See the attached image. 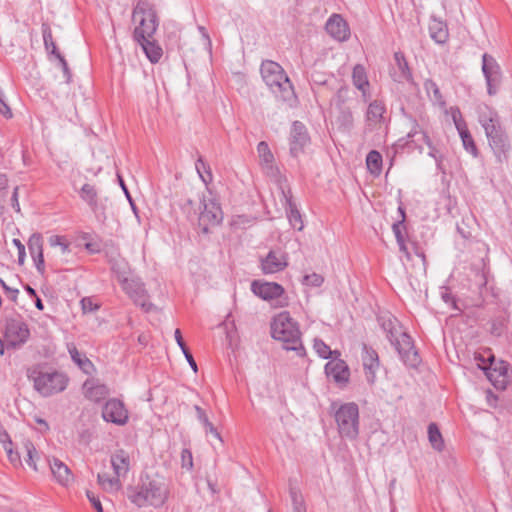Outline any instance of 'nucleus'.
Here are the masks:
<instances>
[{
    "mask_svg": "<svg viewBox=\"0 0 512 512\" xmlns=\"http://www.w3.org/2000/svg\"><path fill=\"white\" fill-rule=\"evenodd\" d=\"M170 495L169 484L163 477H146L136 487H129L127 490L128 499L137 507L153 506L162 507Z\"/></svg>",
    "mask_w": 512,
    "mask_h": 512,
    "instance_id": "nucleus-1",
    "label": "nucleus"
},
{
    "mask_svg": "<svg viewBox=\"0 0 512 512\" xmlns=\"http://www.w3.org/2000/svg\"><path fill=\"white\" fill-rule=\"evenodd\" d=\"M272 337L283 343V348L292 350L302 355L304 348L301 343V333L297 322L293 320L289 312L283 311L273 318L271 323Z\"/></svg>",
    "mask_w": 512,
    "mask_h": 512,
    "instance_id": "nucleus-2",
    "label": "nucleus"
},
{
    "mask_svg": "<svg viewBox=\"0 0 512 512\" xmlns=\"http://www.w3.org/2000/svg\"><path fill=\"white\" fill-rule=\"evenodd\" d=\"M260 71L264 82L276 97L282 101H290L294 97L293 86L278 63L265 60L261 64Z\"/></svg>",
    "mask_w": 512,
    "mask_h": 512,
    "instance_id": "nucleus-3",
    "label": "nucleus"
},
{
    "mask_svg": "<svg viewBox=\"0 0 512 512\" xmlns=\"http://www.w3.org/2000/svg\"><path fill=\"white\" fill-rule=\"evenodd\" d=\"M485 130L489 145L492 148L499 162L507 160L511 149L509 138L503 130L499 116L496 112H491L487 119L481 120Z\"/></svg>",
    "mask_w": 512,
    "mask_h": 512,
    "instance_id": "nucleus-4",
    "label": "nucleus"
},
{
    "mask_svg": "<svg viewBox=\"0 0 512 512\" xmlns=\"http://www.w3.org/2000/svg\"><path fill=\"white\" fill-rule=\"evenodd\" d=\"M28 378L34 383V388L44 397L64 391L68 385V377L58 371H42L37 368L28 370Z\"/></svg>",
    "mask_w": 512,
    "mask_h": 512,
    "instance_id": "nucleus-5",
    "label": "nucleus"
},
{
    "mask_svg": "<svg viewBox=\"0 0 512 512\" xmlns=\"http://www.w3.org/2000/svg\"><path fill=\"white\" fill-rule=\"evenodd\" d=\"M334 418L342 438L354 440L359 434V408L353 402L344 403L335 410Z\"/></svg>",
    "mask_w": 512,
    "mask_h": 512,
    "instance_id": "nucleus-6",
    "label": "nucleus"
},
{
    "mask_svg": "<svg viewBox=\"0 0 512 512\" xmlns=\"http://www.w3.org/2000/svg\"><path fill=\"white\" fill-rule=\"evenodd\" d=\"M139 15H141V19L139 25L134 30V39L136 41H143L154 35L158 27V19L156 11L144 2H139L133 10L134 20Z\"/></svg>",
    "mask_w": 512,
    "mask_h": 512,
    "instance_id": "nucleus-7",
    "label": "nucleus"
},
{
    "mask_svg": "<svg viewBox=\"0 0 512 512\" xmlns=\"http://www.w3.org/2000/svg\"><path fill=\"white\" fill-rule=\"evenodd\" d=\"M3 338L7 349L22 347L30 337L28 325L21 318H5Z\"/></svg>",
    "mask_w": 512,
    "mask_h": 512,
    "instance_id": "nucleus-8",
    "label": "nucleus"
},
{
    "mask_svg": "<svg viewBox=\"0 0 512 512\" xmlns=\"http://www.w3.org/2000/svg\"><path fill=\"white\" fill-rule=\"evenodd\" d=\"M251 290L256 296L263 300L275 301L276 307H285L288 305L285 290L278 283L254 280L251 284Z\"/></svg>",
    "mask_w": 512,
    "mask_h": 512,
    "instance_id": "nucleus-9",
    "label": "nucleus"
},
{
    "mask_svg": "<svg viewBox=\"0 0 512 512\" xmlns=\"http://www.w3.org/2000/svg\"><path fill=\"white\" fill-rule=\"evenodd\" d=\"M482 72L487 84V93L490 96L496 95L502 83V71L496 59L487 53L482 56Z\"/></svg>",
    "mask_w": 512,
    "mask_h": 512,
    "instance_id": "nucleus-10",
    "label": "nucleus"
},
{
    "mask_svg": "<svg viewBox=\"0 0 512 512\" xmlns=\"http://www.w3.org/2000/svg\"><path fill=\"white\" fill-rule=\"evenodd\" d=\"M121 286L136 305H139L146 312L152 310L154 305L149 301L144 283L138 278L123 279L121 280Z\"/></svg>",
    "mask_w": 512,
    "mask_h": 512,
    "instance_id": "nucleus-11",
    "label": "nucleus"
},
{
    "mask_svg": "<svg viewBox=\"0 0 512 512\" xmlns=\"http://www.w3.org/2000/svg\"><path fill=\"white\" fill-rule=\"evenodd\" d=\"M391 344L395 347L406 365L416 367L419 364L420 358L418 352L415 349L412 338L406 332H403L393 340Z\"/></svg>",
    "mask_w": 512,
    "mask_h": 512,
    "instance_id": "nucleus-12",
    "label": "nucleus"
},
{
    "mask_svg": "<svg viewBox=\"0 0 512 512\" xmlns=\"http://www.w3.org/2000/svg\"><path fill=\"white\" fill-rule=\"evenodd\" d=\"M348 89L341 87L335 95V106L337 109V115L335 117L336 124L344 131H348L352 128L354 123V117L351 109L345 105L348 97Z\"/></svg>",
    "mask_w": 512,
    "mask_h": 512,
    "instance_id": "nucleus-13",
    "label": "nucleus"
},
{
    "mask_svg": "<svg viewBox=\"0 0 512 512\" xmlns=\"http://www.w3.org/2000/svg\"><path fill=\"white\" fill-rule=\"evenodd\" d=\"M309 144L310 136L305 125L299 121L293 122L289 137L290 154L298 157Z\"/></svg>",
    "mask_w": 512,
    "mask_h": 512,
    "instance_id": "nucleus-14",
    "label": "nucleus"
},
{
    "mask_svg": "<svg viewBox=\"0 0 512 512\" xmlns=\"http://www.w3.org/2000/svg\"><path fill=\"white\" fill-rule=\"evenodd\" d=\"M102 417L106 422L122 426L128 422V411L122 401L109 399L102 408Z\"/></svg>",
    "mask_w": 512,
    "mask_h": 512,
    "instance_id": "nucleus-15",
    "label": "nucleus"
},
{
    "mask_svg": "<svg viewBox=\"0 0 512 512\" xmlns=\"http://www.w3.org/2000/svg\"><path fill=\"white\" fill-rule=\"evenodd\" d=\"M491 363L489 367H483L488 379L496 389L504 390L509 383V367L508 363L500 361L494 364V357H490Z\"/></svg>",
    "mask_w": 512,
    "mask_h": 512,
    "instance_id": "nucleus-16",
    "label": "nucleus"
},
{
    "mask_svg": "<svg viewBox=\"0 0 512 512\" xmlns=\"http://www.w3.org/2000/svg\"><path fill=\"white\" fill-rule=\"evenodd\" d=\"M223 219V213L220 205L214 200L204 201L203 210L199 215V225L204 232H208L211 226H217Z\"/></svg>",
    "mask_w": 512,
    "mask_h": 512,
    "instance_id": "nucleus-17",
    "label": "nucleus"
},
{
    "mask_svg": "<svg viewBox=\"0 0 512 512\" xmlns=\"http://www.w3.org/2000/svg\"><path fill=\"white\" fill-rule=\"evenodd\" d=\"M260 263L264 274H274L288 266V257L281 249L270 250L264 258H261Z\"/></svg>",
    "mask_w": 512,
    "mask_h": 512,
    "instance_id": "nucleus-18",
    "label": "nucleus"
},
{
    "mask_svg": "<svg viewBox=\"0 0 512 512\" xmlns=\"http://www.w3.org/2000/svg\"><path fill=\"white\" fill-rule=\"evenodd\" d=\"M257 152L265 174L274 180H278L281 177V173L279 168L274 164V156L265 141H261L258 144Z\"/></svg>",
    "mask_w": 512,
    "mask_h": 512,
    "instance_id": "nucleus-19",
    "label": "nucleus"
},
{
    "mask_svg": "<svg viewBox=\"0 0 512 512\" xmlns=\"http://www.w3.org/2000/svg\"><path fill=\"white\" fill-rule=\"evenodd\" d=\"M394 61L395 63L390 69L392 79L398 83L412 82V73L404 54L402 52H395Z\"/></svg>",
    "mask_w": 512,
    "mask_h": 512,
    "instance_id": "nucleus-20",
    "label": "nucleus"
},
{
    "mask_svg": "<svg viewBox=\"0 0 512 512\" xmlns=\"http://www.w3.org/2000/svg\"><path fill=\"white\" fill-rule=\"evenodd\" d=\"M361 359L367 382L373 384L376 378V371L379 368L378 354L374 349L363 344Z\"/></svg>",
    "mask_w": 512,
    "mask_h": 512,
    "instance_id": "nucleus-21",
    "label": "nucleus"
},
{
    "mask_svg": "<svg viewBox=\"0 0 512 512\" xmlns=\"http://www.w3.org/2000/svg\"><path fill=\"white\" fill-rule=\"evenodd\" d=\"M386 107L383 101L374 100L369 103L366 111V124L370 130L380 128L385 123Z\"/></svg>",
    "mask_w": 512,
    "mask_h": 512,
    "instance_id": "nucleus-22",
    "label": "nucleus"
},
{
    "mask_svg": "<svg viewBox=\"0 0 512 512\" xmlns=\"http://www.w3.org/2000/svg\"><path fill=\"white\" fill-rule=\"evenodd\" d=\"M325 27L327 33L338 41H345L350 36L349 26L339 14H333L328 19Z\"/></svg>",
    "mask_w": 512,
    "mask_h": 512,
    "instance_id": "nucleus-23",
    "label": "nucleus"
},
{
    "mask_svg": "<svg viewBox=\"0 0 512 512\" xmlns=\"http://www.w3.org/2000/svg\"><path fill=\"white\" fill-rule=\"evenodd\" d=\"M325 373L338 384L347 383L350 375L347 364L340 359L329 361L325 365Z\"/></svg>",
    "mask_w": 512,
    "mask_h": 512,
    "instance_id": "nucleus-24",
    "label": "nucleus"
},
{
    "mask_svg": "<svg viewBox=\"0 0 512 512\" xmlns=\"http://www.w3.org/2000/svg\"><path fill=\"white\" fill-rule=\"evenodd\" d=\"M28 249L31 257L34 260L37 270L44 274L45 264L43 256V241L42 236L39 233H34L28 241Z\"/></svg>",
    "mask_w": 512,
    "mask_h": 512,
    "instance_id": "nucleus-25",
    "label": "nucleus"
},
{
    "mask_svg": "<svg viewBox=\"0 0 512 512\" xmlns=\"http://www.w3.org/2000/svg\"><path fill=\"white\" fill-rule=\"evenodd\" d=\"M111 465L118 477H125L130 470L129 454L123 450H117L111 455Z\"/></svg>",
    "mask_w": 512,
    "mask_h": 512,
    "instance_id": "nucleus-26",
    "label": "nucleus"
},
{
    "mask_svg": "<svg viewBox=\"0 0 512 512\" xmlns=\"http://www.w3.org/2000/svg\"><path fill=\"white\" fill-rule=\"evenodd\" d=\"M50 470L55 479L61 485H68L73 480V475L69 467L57 458L49 460Z\"/></svg>",
    "mask_w": 512,
    "mask_h": 512,
    "instance_id": "nucleus-27",
    "label": "nucleus"
},
{
    "mask_svg": "<svg viewBox=\"0 0 512 512\" xmlns=\"http://www.w3.org/2000/svg\"><path fill=\"white\" fill-rule=\"evenodd\" d=\"M83 388L85 396L91 401L99 402L109 394V389L105 384H100L94 380H86Z\"/></svg>",
    "mask_w": 512,
    "mask_h": 512,
    "instance_id": "nucleus-28",
    "label": "nucleus"
},
{
    "mask_svg": "<svg viewBox=\"0 0 512 512\" xmlns=\"http://www.w3.org/2000/svg\"><path fill=\"white\" fill-rule=\"evenodd\" d=\"M282 193L285 198V208L289 222L293 228L301 231L303 229L302 217L299 210L297 209L296 204L292 201L290 191L288 194H286L284 191H282Z\"/></svg>",
    "mask_w": 512,
    "mask_h": 512,
    "instance_id": "nucleus-29",
    "label": "nucleus"
},
{
    "mask_svg": "<svg viewBox=\"0 0 512 512\" xmlns=\"http://www.w3.org/2000/svg\"><path fill=\"white\" fill-rule=\"evenodd\" d=\"M352 81L354 86L362 92V97L366 102L369 97L368 87L369 81L367 78L366 70L364 66L357 64L353 68L352 72Z\"/></svg>",
    "mask_w": 512,
    "mask_h": 512,
    "instance_id": "nucleus-30",
    "label": "nucleus"
},
{
    "mask_svg": "<svg viewBox=\"0 0 512 512\" xmlns=\"http://www.w3.org/2000/svg\"><path fill=\"white\" fill-rule=\"evenodd\" d=\"M381 327L390 343L404 332L399 321L392 317L381 318Z\"/></svg>",
    "mask_w": 512,
    "mask_h": 512,
    "instance_id": "nucleus-31",
    "label": "nucleus"
},
{
    "mask_svg": "<svg viewBox=\"0 0 512 512\" xmlns=\"http://www.w3.org/2000/svg\"><path fill=\"white\" fill-rule=\"evenodd\" d=\"M81 199L88 204L93 212L99 209L98 193L94 185L86 183L80 190Z\"/></svg>",
    "mask_w": 512,
    "mask_h": 512,
    "instance_id": "nucleus-32",
    "label": "nucleus"
},
{
    "mask_svg": "<svg viewBox=\"0 0 512 512\" xmlns=\"http://www.w3.org/2000/svg\"><path fill=\"white\" fill-rule=\"evenodd\" d=\"M72 360L78 365V367L86 374H91L94 370L93 363L83 354H81L76 346L71 345L68 348Z\"/></svg>",
    "mask_w": 512,
    "mask_h": 512,
    "instance_id": "nucleus-33",
    "label": "nucleus"
},
{
    "mask_svg": "<svg viewBox=\"0 0 512 512\" xmlns=\"http://www.w3.org/2000/svg\"><path fill=\"white\" fill-rule=\"evenodd\" d=\"M109 264L111 266L112 272L116 274V277L120 284H121V280L129 279L127 277V274L129 273V265H128V262L124 258H122L120 256L111 257L109 259Z\"/></svg>",
    "mask_w": 512,
    "mask_h": 512,
    "instance_id": "nucleus-34",
    "label": "nucleus"
},
{
    "mask_svg": "<svg viewBox=\"0 0 512 512\" xmlns=\"http://www.w3.org/2000/svg\"><path fill=\"white\" fill-rule=\"evenodd\" d=\"M457 130L460 134V137L462 139L463 146L465 147V149L468 152H470L473 156H477V153H478L477 147L475 145V142H474L469 130L467 129L465 122L457 123Z\"/></svg>",
    "mask_w": 512,
    "mask_h": 512,
    "instance_id": "nucleus-35",
    "label": "nucleus"
},
{
    "mask_svg": "<svg viewBox=\"0 0 512 512\" xmlns=\"http://www.w3.org/2000/svg\"><path fill=\"white\" fill-rule=\"evenodd\" d=\"M399 212L401 213L402 220L397 222V223H394L393 226H392V229H393V232L395 234V237H396L397 243L399 245L400 251L405 254L407 260H410L411 259V254L408 251V248H407V246L405 244L404 236H403L402 230H401V227L404 226L403 223H404V219H405V212H404V209L402 207H399Z\"/></svg>",
    "mask_w": 512,
    "mask_h": 512,
    "instance_id": "nucleus-36",
    "label": "nucleus"
},
{
    "mask_svg": "<svg viewBox=\"0 0 512 512\" xmlns=\"http://www.w3.org/2000/svg\"><path fill=\"white\" fill-rule=\"evenodd\" d=\"M147 38L143 41H137L143 48L146 56L152 63H157L162 57L163 51L162 48L156 45L154 42Z\"/></svg>",
    "mask_w": 512,
    "mask_h": 512,
    "instance_id": "nucleus-37",
    "label": "nucleus"
},
{
    "mask_svg": "<svg viewBox=\"0 0 512 512\" xmlns=\"http://www.w3.org/2000/svg\"><path fill=\"white\" fill-rule=\"evenodd\" d=\"M120 477H110L106 473L98 474L97 480L99 485L108 492L118 491L121 489L122 484L119 479Z\"/></svg>",
    "mask_w": 512,
    "mask_h": 512,
    "instance_id": "nucleus-38",
    "label": "nucleus"
},
{
    "mask_svg": "<svg viewBox=\"0 0 512 512\" xmlns=\"http://www.w3.org/2000/svg\"><path fill=\"white\" fill-rule=\"evenodd\" d=\"M41 30L46 50L55 57H57V55H60L61 53L59 52L56 43L53 40L50 25L46 22L42 23Z\"/></svg>",
    "mask_w": 512,
    "mask_h": 512,
    "instance_id": "nucleus-39",
    "label": "nucleus"
},
{
    "mask_svg": "<svg viewBox=\"0 0 512 512\" xmlns=\"http://www.w3.org/2000/svg\"><path fill=\"white\" fill-rule=\"evenodd\" d=\"M366 165L372 174L378 176L382 170V155L376 150H371L366 157Z\"/></svg>",
    "mask_w": 512,
    "mask_h": 512,
    "instance_id": "nucleus-40",
    "label": "nucleus"
},
{
    "mask_svg": "<svg viewBox=\"0 0 512 512\" xmlns=\"http://www.w3.org/2000/svg\"><path fill=\"white\" fill-rule=\"evenodd\" d=\"M194 410L197 415V419L203 424L205 431L213 434L217 439H219L221 442L223 441L220 433L217 431V429L214 427V425L210 422L206 412L204 409H202L200 406L195 405Z\"/></svg>",
    "mask_w": 512,
    "mask_h": 512,
    "instance_id": "nucleus-41",
    "label": "nucleus"
},
{
    "mask_svg": "<svg viewBox=\"0 0 512 512\" xmlns=\"http://www.w3.org/2000/svg\"><path fill=\"white\" fill-rule=\"evenodd\" d=\"M428 438L434 449L442 451L444 448V441L438 426L435 423H430L428 426Z\"/></svg>",
    "mask_w": 512,
    "mask_h": 512,
    "instance_id": "nucleus-42",
    "label": "nucleus"
},
{
    "mask_svg": "<svg viewBox=\"0 0 512 512\" xmlns=\"http://www.w3.org/2000/svg\"><path fill=\"white\" fill-rule=\"evenodd\" d=\"M22 452L25 453L26 463L34 470H37L36 458H38V452L31 441H23Z\"/></svg>",
    "mask_w": 512,
    "mask_h": 512,
    "instance_id": "nucleus-43",
    "label": "nucleus"
},
{
    "mask_svg": "<svg viewBox=\"0 0 512 512\" xmlns=\"http://www.w3.org/2000/svg\"><path fill=\"white\" fill-rule=\"evenodd\" d=\"M174 336H175V340L178 344V346L180 347V349L182 350L186 360L188 361L189 365L191 366V368L193 369L194 372H197V364H196V361L194 360L191 352L189 351V349L187 348L184 340H183V337H182V333L180 331V329H176L175 330V333H174Z\"/></svg>",
    "mask_w": 512,
    "mask_h": 512,
    "instance_id": "nucleus-44",
    "label": "nucleus"
},
{
    "mask_svg": "<svg viewBox=\"0 0 512 512\" xmlns=\"http://www.w3.org/2000/svg\"><path fill=\"white\" fill-rule=\"evenodd\" d=\"M431 37L438 43H444L447 40L448 32L442 22L434 21L430 27Z\"/></svg>",
    "mask_w": 512,
    "mask_h": 512,
    "instance_id": "nucleus-45",
    "label": "nucleus"
},
{
    "mask_svg": "<svg viewBox=\"0 0 512 512\" xmlns=\"http://www.w3.org/2000/svg\"><path fill=\"white\" fill-rule=\"evenodd\" d=\"M313 346L316 353L324 359H328L333 354L340 355L338 351H332L330 347L321 339H315Z\"/></svg>",
    "mask_w": 512,
    "mask_h": 512,
    "instance_id": "nucleus-46",
    "label": "nucleus"
},
{
    "mask_svg": "<svg viewBox=\"0 0 512 512\" xmlns=\"http://www.w3.org/2000/svg\"><path fill=\"white\" fill-rule=\"evenodd\" d=\"M49 244L52 247H60L63 254L70 251V243L64 236L53 235L49 238Z\"/></svg>",
    "mask_w": 512,
    "mask_h": 512,
    "instance_id": "nucleus-47",
    "label": "nucleus"
},
{
    "mask_svg": "<svg viewBox=\"0 0 512 512\" xmlns=\"http://www.w3.org/2000/svg\"><path fill=\"white\" fill-rule=\"evenodd\" d=\"M323 282V276L317 273L305 275L303 278V284L311 287H320L323 284Z\"/></svg>",
    "mask_w": 512,
    "mask_h": 512,
    "instance_id": "nucleus-48",
    "label": "nucleus"
},
{
    "mask_svg": "<svg viewBox=\"0 0 512 512\" xmlns=\"http://www.w3.org/2000/svg\"><path fill=\"white\" fill-rule=\"evenodd\" d=\"M415 136H420L421 140H423L430 148H432V143L429 136L425 132L418 130L417 124H415L414 128L407 134L408 138H414Z\"/></svg>",
    "mask_w": 512,
    "mask_h": 512,
    "instance_id": "nucleus-49",
    "label": "nucleus"
},
{
    "mask_svg": "<svg viewBox=\"0 0 512 512\" xmlns=\"http://www.w3.org/2000/svg\"><path fill=\"white\" fill-rule=\"evenodd\" d=\"M59 61V64L62 68V71H63V74H64V77H65V81L67 83H70L71 82V77H72V74H71V71L69 69V66H68V63L67 61L65 60L64 56L62 54L60 55H57L56 57Z\"/></svg>",
    "mask_w": 512,
    "mask_h": 512,
    "instance_id": "nucleus-50",
    "label": "nucleus"
},
{
    "mask_svg": "<svg viewBox=\"0 0 512 512\" xmlns=\"http://www.w3.org/2000/svg\"><path fill=\"white\" fill-rule=\"evenodd\" d=\"M0 285L11 301L17 302L19 290L17 288L9 287L2 279H0Z\"/></svg>",
    "mask_w": 512,
    "mask_h": 512,
    "instance_id": "nucleus-51",
    "label": "nucleus"
},
{
    "mask_svg": "<svg viewBox=\"0 0 512 512\" xmlns=\"http://www.w3.org/2000/svg\"><path fill=\"white\" fill-rule=\"evenodd\" d=\"M0 114L6 119L13 117V113L9 105L5 102L2 92L0 91Z\"/></svg>",
    "mask_w": 512,
    "mask_h": 512,
    "instance_id": "nucleus-52",
    "label": "nucleus"
},
{
    "mask_svg": "<svg viewBox=\"0 0 512 512\" xmlns=\"http://www.w3.org/2000/svg\"><path fill=\"white\" fill-rule=\"evenodd\" d=\"M182 466L191 469L193 467L192 453L188 449H183L181 453Z\"/></svg>",
    "mask_w": 512,
    "mask_h": 512,
    "instance_id": "nucleus-53",
    "label": "nucleus"
},
{
    "mask_svg": "<svg viewBox=\"0 0 512 512\" xmlns=\"http://www.w3.org/2000/svg\"><path fill=\"white\" fill-rule=\"evenodd\" d=\"M7 456L14 467L22 465L19 451H14L13 448H9Z\"/></svg>",
    "mask_w": 512,
    "mask_h": 512,
    "instance_id": "nucleus-54",
    "label": "nucleus"
},
{
    "mask_svg": "<svg viewBox=\"0 0 512 512\" xmlns=\"http://www.w3.org/2000/svg\"><path fill=\"white\" fill-rule=\"evenodd\" d=\"M81 306L84 313L92 312L98 309V306L93 304L90 298H83L81 300Z\"/></svg>",
    "mask_w": 512,
    "mask_h": 512,
    "instance_id": "nucleus-55",
    "label": "nucleus"
},
{
    "mask_svg": "<svg viewBox=\"0 0 512 512\" xmlns=\"http://www.w3.org/2000/svg\"><path fill=\"white\" fill-rule=\"evenodd\" d=\"M87 497L97 512H103V508H102V504H101L100 500L98 498H96L93 493L87 491Z\"/></svg>",
    "mask_w": 512,
    "mask_h": 512,
    "instance_id": "nucleus-56",
    "label": "nucleus"
},
{
    "mask_svg": "<svg viewBox=\"0 0 512 512\" xmlns=\"http://www.w3.org/2000/svg\"><path fill=\"white\" fill-rule=\"evenodd\" d=\"M293 503H294V512H306V508L303 505L301 500H298L297 494L295 492L291 493Z\"/></svg>",
    "mask_w": 512,
    "mask_h": 512,
    "instance_id": "nucleus-57",
    "label": "nucleus"
},
{
    "mask_svg": "<svg viewBox=\"0 0 512 512\" xmlns=\"http://www.w3.org/2000/svg\"><path fill=\"white\" fill-rule=\"evenodd\" d=\"M11 204L16 212H20V205H19V201H18V187L14 188V191H13V194L11 197Z\"/></svg>",
    "mask_w": 512,
    "mask_h": 512,
    "instance_id": "nucleus-58",
    "label": "nucleus"
},
{
    "mask_svg": "<svg viewBox=\"0 0 512 512\" xmlns=\"http://www.w3.org/2000/svg\"><path fill=\"white\" fill-rule=\"evenodd\" d=\"M118 180H119L120 186L122 187L123 191L125 192L128 200L130 201V203L132 205V208L135 210V206H134V204L132 202V199H131V196L129 194V191H128V189H127V187H126V185H125V183H124V181H123V179H122V177L120 175H118Z\"/></svg>",
    "mask_w": 512,
    "mask_h": 512,
    "instance_id": "nucleus-59",
    "label": "nucleus"
},
{
    "mask_svg": "<svg viewBox=\"0 0 512 512\" xmlns=\"http://www.w3.org/2000/svg\"><path fill=\"white\" fill-rule=\"evenodd\" d=\"M442 298H443V300H444L446 303H450V302H451V303H452V305H453V307H454V308H457V307H456V302H455V300H454L453 296H452L450 293H448V292L443 293V294H442Z\"/></svg>",
    "mask_w": 512,
    "mask_h": 512,
    "instance_id": "nucleus-60",
    "label": "nucleus"
},
{
    "mask_svg": "<svg viewBox=\"0 0 512 512\" xmlns=\"http://www.w3.org/2000/svg\"><path fill=\"white\" fill-rule=\"evenodd\" d=\"M7 185H8L7 176L3 173H0V191L6 189Z\"/></svg>",
    "mask_w": 512,
    "mask_h": 512,
    "instance_id": "nucleus-61",
    "label": "nucleus"
},
{
    "mask_svg": "<svg viewBox=\"0 0 512 512\" xmlns=\"http://www.w3.org/2000/svg\"><path fill=\"white\" fill-rule=\"evenodd\" d=\"M452 117H453V120H454V123H455L456 127H457V123L464 122V120L461 117V113H460V111L458 109L452 112Z\"/></svg>",
    "mask_w": 512,
    "mask_h": 512,
    "instance_id": "nucleus-62",
    "label": "nucleus"
},
{
    "mask_svg": "<svg viewBox=\"0 0 512 512\" xmlns=\"http://www.w3.org/2000/svg\"><path fill=\"white\" fill-rule=\"evenodd\" d=\"M8 441H11L9 434L6 431L0 432V442L2 444L8 443Z\"/></svg>",
    "mask_w": 512,
    "mask_h": 512,
    "instance_id": "nucleus-63",
    "label": "nucleus"
},
{
    "mask_svg": "<svg viewBox=\"0 0 512 512\" xmlns=\"http://www.w3.org/2000/svg\"><path fill=\"white\" fill-rule=\"evenodd\" d=\"M25 257H26L25 249L20 250V251L18 252V263H19L20 265H23V264H24Z\"/></svg>",
    "mask_w": 512,
    "mask_h": 512,
    "instance_id": "nucleus-64",
    "label": "nucleus"
}]
</instances>
